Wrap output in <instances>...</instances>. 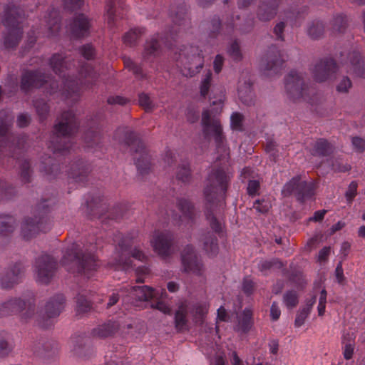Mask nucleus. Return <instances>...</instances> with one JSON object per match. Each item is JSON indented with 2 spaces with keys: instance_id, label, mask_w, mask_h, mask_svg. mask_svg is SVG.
Returning <instances> with one entry per match:
<instances>
[{
  "instance_id": "39448f33",
  "label": "nucleus",
  "mask_w": 365,
  "mask_h": 365,
  "mask_svg": "<svg viewBox=\"0 0 365 365\" xmlns=\"http://www.w3.org/2000/svg\"><path fill=\"white\" fill-rule=\"evenodd\" d=\"M178 50L174 59L181 73L186 77H192L200 73L204 65V59L198 47L183 46Z\"/></svg>"
},
{
  "instance_id": "c85d7f7f",
  "label": "nucleus",
  "mask_w": 365,
  "mask_h": 365,
  "mask_svg": "<svg viewBox=\"0 0 365 365\" xmlns=\"http://www.w3.org/2000/svg\"><path fill=\"white\" fill-rule=\"evenodd\" d=\"M119 329V325L115 322H108L99 325L92 331V334L98 338L104 339L113 336Z\"/></svg>"
},
{
  "instance_id": "8fccbe9b",
  "label": "nucleus",
  "mask_w": 365,
  "mask_h": 365,
  "mask_svg": "<svg viewBox=\"0 0 365 365\" xmlns=\"http://www.w3.org/2000/svg\"><path fill=\"white\" fill-rule=\"evenodd\" d=\"M26 302L24 301V319H29L35 314V299L32 294H26Z\"/></svg>"
},
{
  "instance_id": "7ed1b4c3",
  "label": "nucleus",
  "mask_w": 365,
  "mask_h": 365,
  "mask_svg": "<svg viewBox=\"0 0 365 365\" xmlns=\"http://www.w3.org/2000/svg\"><path fill=\"white\" fill-rule=\"evenodd\" d=\"M78 127L79 121L73 111H65L61 114L54 126V135L51 142L54 153L64 154L71 148L72 136Z\"/></svg>"
},
{
  "instance_id": "e2e57ef3",
  "label": "nucleus",
  "mask_w": 365,
  "mask_h": 365,
  "mask_svg": "<svg viewBox=\"0 0 365 365\" xmlns=\"http://www.w3.org/2000/svg\"><path fill=\"white\" fill-rule=\"evenodd\" d=\"M271 205L269 202L265 200H257L254 202L253 207L260 213H266L269 211Z\"/></svg>"
},
{
  "instance_id": "58836bf2",
  "label": "nucleus",
  "mask_w": 365,
  "mask_h": 365,
  "mask_svg": "<svg viewBox=\"0 0 365 365\" xmlns=\"http://www.w3.org/2000/svg\"><path fill=\"white\" fill-rule=\"evenodd\" d=\"M46 160V162L42 163L41 170L48 180H51L55 178L60 173L59 165L53 163V160L50 157Z\"/></svg>"
},
{
  "instance_id": "a211bd4d",
  "label": "nucleus",
  "mask_w": 365,
  "mask_h": 365,
  "mask_svg": "<svg viewBox=\"0 0 365 365\" xmlns=\"http://www.w3.org/2000/svg\"><path fill=\"white\" fill-rule=\"evenodd\" d=\"M173 236L169 232H156L151 241L155 251L163 257L171 253Z\"/></svg>"
},
{
  "instance_id": "cd10ccee",
  "label": "nucleus",
  "mask_w": 365,
  "mask_h": 365,
  "mask_svg": "<svg viewBox=\"0 0 365 365\" xmlns=\"http://www.w3.org/2000/svg\"><path fill=\"white\" fill-rule=\"evenodd\" d=\"M334 150V147L327 140L319 138L314 143L311 150V154L314 156L327 157Z\"/></svg>"
},
{
  "instance_id": "c756f323",
  "label": "nucleus",
  "mask_w": 365,
  "mask_h": 365,
  "mask_svg": "<svg viewBox=\"0 0 365 365\" xmlns=\"http://www.w3.org/2000/svg\"><path fill=\"white\" fill-rule=\"evenodd\" d=\"M351 63L350 70L356 76L365 78V63L361 61V54L354 51L349 55Z\"/></svg>"
},
{
  "instance_id": "09e8293b",
  "label": "nucleus",
  "mask_w": 365,
  "mask_h": 365,
  "mask_svg": "<svg viewBox=\"0 0 365 365\" xmlns=\"http://www.w3.org/2000/svg\"><path fill=\"white\" fill-rule=\"evenodd\" d=\"M91 309V302L83 294H78L76 298V312L78 314L86 313Z\"/></svg>"
},
{
  "instance_id": "f8f14e48",
  "label": "nucleus",
  "mask_w": 365,
  "mask_h": 365,
  "mask_svg": "<svg viewBox=\"0 0 365 365\" xmlns=\"http://www.w3.org/2000/svg\"><path fill=\"white\" fill-rule=\"evenodd\" d=\"M65 297L62 294L51 297L45 305L44 314L38 319V325L43 329L51 328L53 325V319L63 311Z\"/></svg>"
},
{
  "instance_id": "f257e3e1",
  "label": "nucleus",
  "mask_w": 365,
  "mask_h": 365,
  "mask_svg": "<svg viewBox=\"0 0 365 365\" xmlns=\"http://www.w3.org/2000/svg\"><path fill=\"white\" fill-rule=\"evenodd\" d=\"M232 175L225 172L222 168H213L209 173L206 185L204 189V195L206 200L205 215L206 220L215 233L222 231V222L219 218L217 209L218 202L217 197L220 195H225Z\"/></svg>"
},
{
  "instance_id": "a19ab883",
  "label": "nucleus",
  "mask_w": 365,
  "mask_h": 365,
  "mask_svg": "<svg viewBox=\"0 0 365 365\" xmlns=\"http://www.w3.org/2000/svg\"><path fill=\"white\" fill-rule=\"evenodd\" d=\"M83 141L88 148H95L101 143V135L98 131L88 130L84 134Z\"/></svg>"
},
{
  "instance_id": "b1692460",
  "label": "nucleus",
  "mask_w": 365,
  "mask_h": 365,
  "mask_svg": "<svg viewBox=\"0 0 365 365\" xmlns=\"http://www.w3.org/2000/svg\"><path fill=\"white\" fill-rule=\"evenodd\" d=\"M66 172L76 182H83L91 172V167L82 160H78L73 162Z\"/></svg>"
},
{
  "instance_id": "a878e982",
  "label": "nucleus",
  "mask_w": 365,
  "mask_h": 365,
  "mask_svg": "<svg viewBox=\"0 0 365 365\" xmlns=\"http://www.w3.org/2000/svg\"><path fill=\"white\" fill-rule=\"evenodd\" d=\"M237 91L238 97L243 104L247 106L255 104V94L250 81H240Z\"/></svg>"
},
{
  "instance_id": "6e6552de",
  "label": "nucleus",
  "mask_w": 365,
  "mask_h": 365,
  "mask_svg": "<svg viewBox=\"0 0 365 365\" xmlns=\"http://www.w3.org/2000/svg\"><path fill=\"white\" fill-rule=\"evenodd\" d=\"M131 257L139 261H144L146 258L144 253L137 249L132 248V242L127 237H122L118 242L116 256L113 262H109V266L114 267L115 269L128 270L132 267Z\"/></svg>"
},
{
  "instance_id": "9d476101",
  "label": "nucleus",
  "mask_w": 365,
  "mask_h": 365,
  "mask_svg": "<svg viewBox=\"0 0 365 365\" xmlns=\"http://www.w3.org/2000/svg\"><path fill=\"white\" fill-rule=\"evenodd\" d=\"M284 87L288 98L293 102L308 100L309 87L304 73L291 71L284 78Z\"/></svg>"
},
{
  "instance_id": "2eb2a0df",
  "label": "nucleus",
  "mask_w": 365,
  "mask_h": 365,
  "mask_svg": "<svg viewBox=\"0 0 365 365\" xmlns=\"http://www.w3.org/2000/svg\"><path fill=\"white\" fill-rule=\"evenodd\" d=\"M284 62L281 51L276 46L268 48L262 60V67L267 75L279 72Z\"/></svg>"
},
{
  "instance_id": "bb28decb",
  "label": "nucleus",
  "mask_w": 365,
  "mask_h": 365,
  "mask_svg": "<svg viewBox=\"0 0 365 365\" xmlns=\"http://www.w3.org/2000/svg\"><path fill=\"white\" fill-rule=\"evenodd\" d=\"M22 307L23 300L20 297L11 298L1 305L0 315L16 314L22 310Z\"/></svg>"
},
{
  "instance_id": "49530a36",
  "label": "nucleus",
  "mask_w": 365,
  "mask_h": 365,
  "mask_svg": "<svg viewBox=\"0 0 365 365\" xmlns=\"http://www.w3.org/2000/svg\"><path fill=\"white\" fill-rule=\"evenodd\" d=\"M283 303L289 309L297 307L299 303V295L297 291H287L283 295Z\"/></svg>"
},
{
  "instance_id": "412c9836",
  "label": "nucleus",
  "mask_w": 365,
  "mask_h": 365,
  "mask_svg": "<svg viewBox=\"0 0 365 365\" xmlns=\"http://www.w3.org/2000/svg\"><path fill=\"white\" fill-rule=\"evenodd\" d=\"M125 292H128V297H132V304L138 302H146L156 297L157 292L152 287L148 286H135L125 288Z\"/></svg>"
},
{
  "instance_id": "680f3d73",
  "label": "nucleus",
  "mask_w": 365,
  "mask_h": 365,
  "mask_svg": "<svg viewBox=\"0 0 365 365\" xmlns=\"http://www.w3.org/2000/svg\"><path fill=\"white\" fill-rule=\"evenodd\" d=\"M10 152L11 153L12 157L19 159L21 154V139L18 138L16 142L13 141L9 145Z\"/></svg>"
},
{
  "instance_id": "37998d69",
  "label": "nucleus",
  "mask_w": 365,
  "mask_h": 365,
  "mask_svg": "<svg viewBox=\"0 0 365 365\" xmlns=\"http://www.w3.org/2000/svg\"><path fill=\"white\" fill-rule=\"evenodd\" d=\"M115 0H106L105 5V11L106 21L110 28H114L115 25V21L117 19V15L115 14Z\"/></svg>"
},
{
  "instance_id": "2f4dec72",
  "label": "nucleus",
  "mask_w": 365,
  "mask_h": 365,
  "mask_svg": "<svg viewBox=\"0 0 365 365\" xmlns=\"http://www.w3.org/2000/svg\"><path fill=\"white\" fill-rule=\"evenodd\" d=\"M73 352L78 356H87L91 351L88 339L78 336L73 339Z\"/></svg>"
},
{
  "instance_id": "79ce46f5",
  "label": "nucleus",
  "mask_w": 365,
  "mask_h": 365,
  "mask_svg": "<svg viewBox=\"0 0 365 365\" xmlns=\"http://www.w3.org/2000/svg\"><path fill=\"white\" fill-rule=\"evenodd\" d=\"M307 32L311 38L318 39L324 34V25L320 21H313L308 25Z\"/></svg>"
},
{
  "instance_id": "4be33fe9",
  "label": "nucleus",
  "mask_w": 365,
  "mask_h": 365,
  "mask_svg": "<svg viewBox=\"0 0 365 365\" xmlns=\"http://www.w3.org/2000/svg\"><path fill=\"white\" fill-rule=\"evenodd\" d=\"M20 218L13 213L0 214V236L8 237L19 227Z\"/></svg>"
},
{
  "instance_id": "c03bdc74",
  "label": "nucleus",
  "mask_w": 365,
  "mask_h": 365,
  "mask_svg": "<svg viewBox=\"0 0 365 365\" xmlns=\"http://www.w3.org/2000/svg\"><path fill=\"white\" fill-rule=\"evenodd\" d=\"M283 267V263L277 259L272 260H262L258 264L259 270L264 274H267L268 272L272 269H279Z\"/></svg>"
},
{
  "instance_id": "1a4fd4ad",
  "label": "nucleus",
  "mask_w": 365,
  "mask_h": 365,
  "mask_svg": "<svg viewBox=\"0 0 365 365\" xmlns=\"http://www.w3.org/2000/svg\"><path fill=\"white\" fill-rule=\"evenodd\" d=\"M53 202L50 199L42 200L34 207V219H26L24 222V240L32 237L39 231L46 232L48 227L43 225L47 222V215L50 212Z\"/></svg>"
},
{
  "instance_id": "774afa93",
  "label": "nucleus",
  "mask_w": 365,
  "mask_h": 365,
  "mask_svg": "<svg viewBox=\"0 0 365 365\" xmlns=\"http://www.w3.org/2000/svg\"><path fill=\"white\" fill-rule=\"evenodd\" d=\"M82 56L88 59H92L95 56V49L91 44H86L80 48Z\"/></svg>"
},
{
  "instance_id": "dca6fc26",
  "label": "nucleus",
  "mask_w": 365,
  "mask_h": 365,
  "mask_svg": "<svg viewBox=\"0 0 365 365\" xmlns=\"http://www.w3.org/2000/svg\"><path fill=\"white\" fill-rule=\"evenodd\" d=\"M206 30L212 38H217L220 34L232 35L235 31V17L227 19L222 26L220 17L215 15L206 23Z\"/></svg>"
},
{
  "instance_id": "4468645a",
  "label": "nucleus",
  "mask_w": 365,
  "mask_h": 365,
  "mask_svg": "<svg viewBox=\"0 0 365 365\" xmlns=\"http://www.w3.org/2000/svg\"><path fill=\"white\" fill-rule=\"evenodd\" d=\"M338 66L331 58H324L316 63L313 69L314 79L317 82H324L335 76Z\"/></svg>"
},
{
  "instance_id": "0e129e2a",
  "label": "nucleus",
  "mask_w": 365,
  "mask_h": 365,
  "mask_svg": "<svg viewBox=\"0 0 365 365\" xmlns=\"http://www.w3.org/2000/svg\"><path fill=\"white\" fill-rule=\"evenodd\" d=\"M310 312L306 310L304 308L300 309L296 316L294 325L297 327H300L304 324L306 319L308 317Z\"/></svg>"
},
{
  "instance_id": "ddd939ff",
  "label": "nucleus",
  "mask_w": 365,
  "mask_h": 365,
  "mask_svg": "<svg viewBox=\"0 0 365 365\" xmlns=\"http://www.w3.org/2000/svg\"><path fill=\"white\" fill-rule=\"evenodd\" d=\"M57 270V262L48 255L38 257L35 263V271L38 281L43 284H48Z\"/></svg>"
},
{
  "instance_id": "5701e85b",
  "label": "nucleus",
  "mask_w": 365,
  "mask_h": 365,
  "mask_svg": "<svg viewBox=\"0 0 365 365\" xmlns=\"http://www.w3.org/2000/svg\"><path fill=\"white\" fill-rule=\"evenodd\" d=\"M23 265L21 262L13 265L0 279V286L3 289L12 288L19 283L21 277Z\"/></svg>"
},
{
  "instance_id": "ea45409f",
  "label": "nucleus",
  "mask_w": 365,
  "mask_h": 365,
  "mask_svg": "<svg viewBox=\"0 0 365 365\" xmlns=\"http://www.w3.org/2000/svg\"><path fill=\"white\" fill-rule=\"evenodd\" d=\"M18 22V13L16 9L14 6L9 7L4 14L3 19V24L6 27L11 28V33L15 34V28L17 26Z\"/></svg>"
},
{
  "instance_id": "13d9d810",
  "label": "nucleus",
  "mask_w": 365,
  "mask_h": 365,
  "mask_svg": "<svg viewBox=\"0 0 365 365\" xmlns=\"http://www.w3.org/2000/svg\"><path fill=\"white\" fill-rule=\"evenodd\" d=\"M255 25V20L253 17L247 18L245 21L239 26L237 29L242 34H245L251 32Z\"/></svg>"
},
{
  "instance_id": "3c124183",
  "label": "nucleus",
  "mask_w": 365,
  "mask_h": 365,
  "mask_svg": "<svg viewBox=\"0 0 365 365\" xmlns=\"http://www.w3.org/2000/svg\"><path fill=\"white\" fill-rule=\"evenodd\" d=\"M347 20L343 15L336 16L332 21V30L334 33H343L346 27Z\"/></svg>"
},
{
  "instance_id": "f3484780",
  "label": "nucleus",
  "mask_w": 365,
  "mask_h": 365,
  "mask_svg": "<svg viewBox=\"0 0 365 365\" xmlns=\"http://www.w3.org/2000/svg\"><path fill=\"white\" fill-rule=\"evenodd\" d=\"M182 264L183 270L200 276L204 272L203 265L198 259L192 245H187L182 253Z\"/></svg>"
},
{
  "instance_id": "c9c22d12",
  "label": "nucleus",
  "mask_w": 365,
  "mask_h": 365,
  "mask_svg": "<svg viewBox=\"0 0 365 365\" xmlns=\"http://www.w3.org/2000/svg\"><path fill=\"white\" fill-rule=\"evenodd\" d=\"M204 250L210 255H215L218 252L217 239L214 234L207 232L202 238Z\"/></svg>"
},
{
  "instance_id": "9b49d317",
  "label": "nucleus",
  "mask_w": 365,
  "mask_h": 365,
  "mask_svg": "<svg viewBox=\"0 0 365 365\" xmlns=\"http://www.w3.org/2000/svg\"><path fill=\"white\" fill-rule=\"evenodd\" d=\"M281 192L284 197L294 195L297 201L304 203L314 196V186L312 182L302 180L299 175H297L284 185Z\"/></svg>"
},
{
  "instance_id": "864d4df0",
  "label": "nucleus",
  "mask_w": 365,
  "mask_h": 365,
  "mask_svg": "<svg viewBox=\"0 0 365 365\" xmlns=\"http://www.w3.org/2000/svg\"><path fill=\"white\" fill-rule=\"evenodd\" d=\"M212 81V72L209 70L203 76L200 84V94L202 96L205 97L210 90Z\"/></svg>"
},
{
  "instance_id": "e433bc0d",
  "label": "nucleus",
  "mask_w": 365,
  "mask_h": 365,
  "mask_svg": "<svg viewBox=\"0 0 365 365\" xmlns=\"http://www.w3.org/2000/svg\"><path fill=\"white\" fill-rule=\"evenodd\" d=\"M172 12H175V14L172 15V19L175 25L185 26L189 24V19L187 16V8L184 4L176 9H172Z\"/></svg>"
},
{
  "instance_id": "338daca9",
  "label": "nucleus",
  "mask_w": 365,
  "mask_h": 365,
  "mask_svg": "<svg viewBox=\"0 0 365 365\" xmlns=\"http://www.w3.org/2000/svg\"><path fill=\"white\" fill-rule=\"evenodd\" d=\"M125 66L131 71L137 77L143 78V70L140 66L130 60L125 61Z\"/></svg>"
},
{
  "instance_id": "f704fd0d",
  "label": "nucleus",
  "mask_w": 365,
  "mask_h": 365,
  "mask_svg": "<svg viewBox=\"0 0 365 365\" xmlns=\"http://www.w3.org/2000/svg\"><path fill=\"white\" fill-rule=\"evenodd\" d=\"M49 65L52 70L60 76L68 68L66 57L62 53L52 55L49 60Z\"/></svg>"
},
{
  "instance_id": "473e14b6",
  "label": "nucleus",
  "mask_w": 365,
  "mask_h": 365,
  "mask_svg": "<svg viewBox=\"0 0 365 365\" xmlns=\"http://www.w3.org/2000/svg\"><path fill=\"white\" fill-rule=\"evenodd\" d=\"M177 207L183 217L191 221L194 220L195 217V207L188 199L184 197L178 199Z\"/></svg>"
},
{
  "instance_id": "603ef678",
  "label": "nucleus",
  "mask_w": 365,
  "mask_h": 365,
  "mask_svg": "<svg viewBox=\"0 0 365 365\" xmlns=\"http://www.w3.org/2000/svg\"><path fill=\"white\" fill-rule=\"evenodd\" d=\"M176 178L182 182H189L191 180V172L189 165L178 166L176 173Z\"/></svg>"
},
{
  "instance_id": "bf43d9fd",
  "label": "nucleus",
  "mask_w": 365,
  "mask_h": 365,
  "mask_svg": "<svg viewBox=\"0 0 365 365\" xmlns=\"http://www.w3.org/2000/svg\"><path fill=\"white\" fill-rule=\"evenodd\" d=\"M139 105L143 107L146 111H150L153 108V104L149 96L146 93H142L139 94L138 98Z\"/></svg>"
},
{
  "instance_id": "de8ad7c7",
  "label": "nucleus",
  "mask_w": 365,
  "mask_h": 365,
  "mask_svg": "<svg viewBox=\"0 0 365 365\" xmlns=\"http://www.w3.org/2000/svg\"><path fill=\"white\" fill-rule=\"evenodd\" d=\"M227 52L234 61H239L242 58L240 43L237 40H234L230 43L227 46Z\"/></svg>"
},
{
  "instance_id": "423d86ee",
  "label": "nucleus",
  "mask_w": 365,
  "mask_h": 365,
  "mask_svg": "<svg viewBox=\"0 0 365 365\" xmlns=\"http://www.w3.org/2000/svg\"><path fill=\"white\" fill-rule=\"evenodd\" d=\"M201 125L204 137L214 138L216 150L220 154L218 160L227 158L230 155V148L227 145L226 138L223 134L220 120L212 118L210 111L205 110L202 113Z\"/></svg>"
},
{
  "instance_id": "7c9ffc66",
  "label": "nucleus",
  "mask_w": 365,
  "mask_h": 365,
  "mask_svg": "<svg viewBox=\"0 0 365 365\" xmlns=\"http://www.w3.org/2000/svg\"><path fill=\"white\" fill-rule=\"evenodd\" d=\"M188 307L186 304L182 303L175 314V324L178 331H182L187 328V316Z\"/></svg>"
},
{
  "instance_id": "0eeeda50",
  "label": "nucleus",
  "mask_w": 365,
  "mask_h": 365,
  "mask_svg": "<svg viewBox=\"0 0 365 365\" xmlns=\"http://www.w3.org/2000/svg\"><path fill=\"white\" fill-rule=\"evenodd\" d=\"M124 142L130 148L138 174L143 178L151 169L150 157L144 143L137 133L128 130L125 132Z\"/></svg>"
},
{
  "instance_id": "6ab92c4d",
  "label": "nucleus",
  "mask_w": 365,
  "mask_h": 365,
  "mask_svg": "<svg viewBox=\"0 0 365 365\" xmlns=\"http://www.w3.org/2000/svg\"><path fill=\"white\" fill-rule=\"evenodd\" d=\"M91 27L90 19L83 14L76 15L69 24V30L75 38L87 36L90 33Z\"/></svg>"
},
{
  "instance_id": "a18cd8bd",
  "label": "nucleus",
  "mask_w": 365,
  "mask_h": 365,
  "mask_svg": "<svg viewBox=\"0 0 365 365\" xmlns=\"http://www.w3.org/2000/svg\"><path fill=\"white\" fill-rule=\"evenodd\" d=\"M160 49V44L156 38H151L146 41L143 57L145 59H148L152 56H155L158 54Z\"/></svg>"
},
{
  "instance_id": "4c0bfd02",
  "label": "nucleus",
  "mask_w": 365,
  "mask_h": 365,
  "mask_svg": "<svg viewBox=\"0 0 365 365\" xmlns=\"http://www.w3.org/2000/svg\"><path fill=\"white\" fill-rule=\"evenodd\" d=\"M145 34L144 28H135L128 31L123 37V43L128 46H134Z\"/></svg>"
},
{
  "instance_id": "393cba45",
  "label": "nucleus",
  "mask_w": 365,
  "mask_h": 365,
  "mask_svg": "<svg viewBox=\"0 0 365 365\" xmlns=\"http://www.w3.org/2000/svg\"><path fill=\"white\" fill-rule=\"evenodd\" d=\"M45 21L47 28L46 36L51 37L57 35L61 29V18L58 11L55 9H50L45 16Z\"/></svg>"
},
{
  "instance_id": "20e7f679",
  "label": "nucleus",
  "mask_w": 365,
  "mask_h": 365,
  "mask_svg": "<svg viewBox=\"0 0 365 365\" xmlns=\"http://www.w3.org/2000/svg\"><path fill=\"white\" fill-rule=\"evenodd\" d=\"M61 264L68 272L83 274L88 277L98 266L96 257L91 252H83L76 243L66 250Z\"/></svg>"
},
{
  "instance_id": "4d7b16f0",
  "label": "nucleus",
  "mask_w": 365,
  "mask_h": 365,
  "mask_svg": "<svg viewBox=\"0 0 365 365\" xmlns=\"http://www.w3.org/2000/svg\"><path fill=\"white\" fill-rule=\"evenodd\" d=\"M125 292V288L120 289L118 292L113 293L108 299L106 308H110L115 305L119 300L120 297H123V302H128L127 297H123V293Z\"/></svg>"
},
{
  "instance_id": "052dcab7",
  "label": "nucleus",
  "mask_w": 365,
  "mask_h": 365,
  "mask_svg": "<svg viewBox=\"0 0 365 365\" xmlns=\"http://www.w3.org/2000/svg\"><path fill=\"white\" fill-rule=\"evenodd\" d=\"M331 167L334 171L337 172H346L351 168L350 165L344 164L340 158L333 159L331 160Z\"/></svg>"
},
{
  "instance_id": "f03ea898",
  "label": "nucleus",
  "mask_w": 365,
  "mask_h": 365,
  "mask_svg": "<svg viewBox=\"0 0 365 365\" xmlns=\"http://www.w3.org/2000/svg\"><path fill=\"white\" fill-rule=\"evenodd\" d=\"M24 90L26 88H40L45 86L47 92L55 93L58 91H61L66 98H72L73 101H77L80 96L81 86L78 81L68 76L63 80V86L59 88L56 81L51 78L50 76L45 75L39 71H24Z\"/></svg>"
},
{
  "instance_id": "aec40b11",
  "label": "nucleus",
  "mask_w": 365,
  "mask_h": 365,
  "mask_svg": "<svg viewBox=\"0 0 365 365\" xmlns=\"http://www.w3.org/2000/svg\"><path fill=\"white\" fill-rule=\"evenodd\" d=\"M280 0H260L256 15L259 21H269L277 13Z\"/></svg>"
},
{
  "instance_id": "72a5a7b5",
  "label": "nucleus",
  "mask_w": 365,
  "mask_h": 365,
  "mask_svg": "<svg viewBox=\"0 0 365 365\" xmlns=\"http://www.w3.org/2000/svg\"><path fill=\"white\" fill-rule=\"evenodd\" d=\"M252 323V311L245 308L238 318L237 329L242 333H247L250 330Z\"/></svg>"
},
{
  "instance_id": "69168bd1",
  "label": "nucleus",
  "mask_w": 365,
  "mask_h": 365,
  "mask_svg": "<svg viewBox=\"0 0 365 365\" xmlns=\"http://www.w3.org/2000/svg\"><path fill=\"white\" fill-rule=\"evenodd\" d=\"M351 143L354 149L357 153H363L365 150V140L355 136L351 138Z\"/></svg>"
},
{
  "instance_id": "5fc2aeb1",
  "label": "nucleus",
  "mask_w": 365,
  "mask_h": 365,
  "mask_svg": "<svg viewBox=\"0 0 365 365\" xmlns=\"http://www.w3.org/2000/svg\"><path fill=\"white\" fill-rule=\"evenodd\" d=\"M243 120L244 116L242 114L238 112L233 113L230 117L232 128L236 130H242Z\"/></svg>"
},
{
  "instance_id": "6e6d98bb",
  "label": "nucleus",
  "mask_w": 365,
  "mask_h": 365,
  "mask_svg": "<svg viewBox=\"0 0 365 365\" xmlns=\"http://www.w3.org/2000/svg\"><path fill=\"white\" fill-rule=\"evenodd\" d=\"M352 86L350 78L347 76H343L336 85V91L341 93H347Z\"/></svg>"
}]
</instances>
